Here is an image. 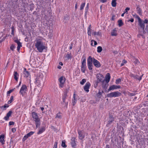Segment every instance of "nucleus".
<instances>
[{
  "mask_svg": "<svg viewBox=\"0 0 148 148\" xmlns=\"http://www.w3.org/2000/svg\"><path fill=\"white\" fill-rule=\"evenodd\" d=\"M35 41L36 47L39 52H42L46 48V47L42 41V38H37L36 39Z\"/></svg>",
  "mask_w": 148,
  "mask_h": 148,
  "instance_id": "obj_1",
  "label": "nucleus"
},
{
  "mask_svg": "<svg viewBox=\"0 0 148 148\" xmlns=\"http://www.w3.org/2000/svg\"><path fill=\"white\" fill-rule=\"evenodd\" d=\"M43 75L42 73H39L36 79L37 85L40 87L42 85L44 82L45 79L43 78Z\"/></svg>",
  "mask_w": 148,
  "mask_h": 148,
  "instance_id": "obj_2",
  "label": "nucleus"
},
{
  "mask_svg": "<svg viewBox=\"0 0 148 148\" xmlns=\"http://www.w3.org/2000/svg\"><path fill=\"white\" fill-rule=\"evenodd\" d=\"M32 116L34 120L35 121L36 127L37 128L39 127L40 122V119L38 116L37 113L33 112H32Z\"/></svg>",
  "mask_w": 148,
  "mask_h": 148,
  "instance_id": "obj_3",
  "label": "nucleus"
},
{
  "mask_svg": "<svg viewBox=\"0 0 148 148\" xmlns=\"http://www.w3.org/2000/svg\"><path fill=\"white\" fill-rule=\"evenodd\" d=\"M69 89V88H66V89L65 91L64 92V95H63L62 97L63 102L61 103V104L63 105L64 104V103L65 105L66 106V107H67V106L68 102H66L65 101V100L68 97L67 94L68 92Z\"/></svg>",
  "mask_w": 148,
  "mask_h": 148,
  "instance_id": "obj_4",
  "label": "nucleus"
},
{
  "mask_svg": "<svg viewBox=\"0 0 148 148\" xmlns=\"http://www.w3.org/2000/svg\"><path fill=\"white\" fill-rule=\"evenodd\" d=\"M82 59H83V60L82 62L81 66V70L83 73H85V70L86 68V57L84 55L82 56Z\"/></svg>",
  "mask_w": 148,
  "mask_h": 148,
  "instance_id": "obj_5",
  "label": "nucleus"
},
{
  "mask_svg": "<svg viewBox=\"0 0 148 148\" xmlns=\"http://www.w3.org/2000/svg\"><path fill=\"white\" fill-rule=\"evenodd\" d=\"M121 94L118 91H115L111 92L107 95V97H119L121 96Z\"/></svg>",
  "mask_w": 148,
  "mask_h": 148,
  "instance_id": "obj_6",
  "label": "nucleus"
},
{
  "mask_svg": "<svg viewBox=\"0 0 148 148\" xmlns=\"http://www.w3.org/2000/svg\"><path fill=\"white\" fill-rule=\"evenodd\" d=\"M92 57L89 56L87 59V65L88 68L89 70H92L93 66L92 65Z\"/></svg>",
  "mask_w": 148,
  "mask_h": 148,
  "instance_id": "obj_7",
  "label": "nucleus"
},
{
  "mask_svg": "<svg viewBox=\"0 0 148 148\" xmlns=\"http://www.w3.org/2000/svg\"><path fill=\"white\" fill-rule=\"evenodd\" d=\"M27 89V86L25 84L23 85L19 91V93L23 96L26 93Z\"/></svg>",
  "mask_w": 148,
  "mask_h": 148,
  "instance_id": "obj_8",
  "label": "nucleus"
},
{
  "mask_svg": "<svg viewBox=\"0 0 148 148\" xmlns=\"http://www.w3.org/2000/svg\"><path fill=\"white\" fill-rule=\"evenodd\" d=\"M97 81L96 85L97 86L98 83H99L101 82H102L103 80H104L103 79L104 77L102 75L100 74H97Z\"/></svg>",
  "mask_w": 148,
  "mask_h": 148,
  "instance_id": "obj_9",
  "label": "nucleus"
},
{
  "mask_svg": "<svg viewBox=\"0 0 148 148\" xmlns=\"http://www.w3.org/2000/svg\"><path fill=\"white\" fill-rule=\"evenodd\" d=\"M78 133L79 135L78 137L80 140L83 139L85 137V133L83 131L78 130Z\"/></svg>",
  "mask_w": 148,
  "mask_h": 148,
  "instance_id": "obj_10",
  "label": "nucleus"
},
{
  "mask_svg": "<svg viewBox=\"0 0 148 148\" xmlns=\"http://www.w3.org/2000/svg\"><path fill=\"white\" fill-rule=\"evenodd\" d=\"M92 61L93 63V64L96 67L99 68L101 66L100 62L97 60L95 59L94 58H92Z\"/></svg>",
  "mask_w": 148,
  "mask_h": 148,
  "instance_id": "obj_11",
  "label": "nucleus"
},
{
  "mask_svg": "<svg viewBox=\"0 0 148 148\" xmlns=\"http://www.w3.org/2000/svg\"><path fill=\"white\" fill-rule=\"evenodd\" d=\"M60 83V86L61 88H62L63 86V85L65 81V78L63 77H61L59 79Z\"/></svg>",
  "mask_w": 148,
  "mask_h": 148,
  "instance_id": "obj_12",
  "label": "nucleus"
},
{
  "mask_svg": "<svg viewBox=\"0 0 148 148\" xmlns=\"http://www.w3.org/2000/svg\"><path fill=\"white\" fill-rule=\"evenodd\" d=\"M138 24L140 28L142 29L143 31H144L145 24L143 21H142L139 17L138 19Z\"/></svg>",
  "mask_w": 148,
  "mask_h": 148,
  "instance_id": "obj_13",
  "label": "nucleus"
},
{
  "mask_svg": "<svg viewBox=\"0 0 148 148\" xmlns=\"http://www.w3.org/2000/svg\"><path fill=\"white\" fill-rule=\"evenodd\" d=\"M120 88L121 86H120L113 85L110 87L109 89H108V90L109 91L111 90H114Z\"/></svg>",
  "mask_w": 148,
  "mask_h": 148,
  "instance_id": "obj_14",
  "label": "nucleus"
},
{
  "mask_svg": "<svg viewBox=\"0 0 148 148\" xmlns=\"http://www.w3.org/2000/svg\"><path fill=\"white\" fill-rule=\"evenodd\" d=\"M114 121V119L113 116L111 114H109L108 124H111Z\"/></svg>",
  "mask_w": 148,
  "mask_h": 148,
  "instance_id": "obj_15",
  "label": "nucleus"
},
{
  "mask_svg": "<svg viewBox=\"0 0 148 148\" xmlns=\"http://www.w3.org/2000/svg\"><path fill=\"white\" fill-rule=\"evenodd\" d=\"M90 84L89 82H87L84 87V90L87 92L89 91V89L90 88Z\"/></svg>",
  "mask_w": 148,
  "mask_h": 148,
  "instance_id": "obj_16",
  "label": "nucleus"
},
{
  "mask_svg": "<svg viewBox=\"0 0 148 148\" xmlns=\"http://www.w3.org/2000/svg\"><path fill=\"white\" fill-rule=\"evenodd\" d=\"M12 113V112L11 111H10L6 114V115L5 116L4 119L5 121H8L9 119V117L11 116V115Z\"/></svg>",
  "mask_w": 148,
  "mask_h": 148,
  "instance_id": "obj_17",
  "label": "nucleus"
},
{
  "mask_svg": "<svg viewBox=\"0 0 148 148\" xmlns=\"http://www.w3.org/2000/svg\"><path fill=\"white\" fill-rule=\"evenodd\" d=\"M23 74L24 75V77L26 78H27L30 76V75L29 72L26 71V69L25 68L24 69Z\"/></svg>",
  "mask_w": 148,
  "mask_h": 148,
  "instance_id": "obj_18",
  "label": "nucleus"
},
{
  "mask_svg": "<svg viewBox=\"0 0 148 148\" xmlns=\"http://www.w3.org/2000/svg\"><path fill=\"white\" fill-rule=\"evenodd\" d=\"M102 87L104 89H106L107 88V87L108 86V84L106 82V80L104 79L103 80V81H102Z\"/></svg>",
  "mask_w": 148,
  "mask_h": 148,
  "instance_id": "obj_19",
  "label": "nucleus"
},
{
  "mask_svg": "<svg viewBox=\"0 0 148 148\" xmlns=\"http://www.w3.org/2000/svg\"><path fill=\"white\" fill-rule=\"evenodd\" d=\"M143 75L141 77H139V76L137 75H134L133 74H131V76L133 77L134 78L137 79L139 80H140L142 79V77Z\"/></svg>",
  "mask_w": 148,
  "mask_h": 148,
  "instance_id": "obj_20",
  "label": "nucleus"
},
{
  "mask_svg": "<svg viewBox=\"0 0 148 148\" xmlns=\"http://www.w3.org/2000/svg\"><path fill=\"white\" fill-rule=\"evenodd\" d=\"M5 136L3 134L0 135V142L1 143L2 145H3L5 143Z\"/></svg>",
  "mask_w": 148,
  "mask_h": 148,
  "instance_id": "obj_21",
  "label": "nucleus"
},
{
  "mask_svg": "<svg viewBox=\"0 0 148 148\" xmlns=\"http://www.w3.org/2000/svg\"><path fill=\"white\" fill-rule=\"evenodd\" d=\"M110 79V74L109 73H107L105 76V79L107 83H108L109 82Z\"/></svg>",
  "mask_w": 148,
  "mask_h": 148,
  "instance_id": "obj_22",
  "label": "nucleus"
},
{
  "mask_svg": "<svg viewBox=\"0 0 148 148\" xmlns=\"http://www.w3.org/2000/svg\"><path fill=\"white\" fill-rule=\"evenodd\" d=\"M75 139V138L74 137H72L71 139V144L72 147H74L76 146Z\"/></svg>",
  "mask_w": 148,
  "mask_h": 148,
  "instance_id": "obj_23",
  "label": "nucleus"
},
{
  "mask_svg": "<svg viewBox=\"0 0 148 148\" xmlns=\"http://www.w3.org/2000/svg\"><path fill=\"white\" fill-rule=\"evenodd\" d=\"M45 127H42L39 130V131L37 133V134H42L43 132L45 131Z\"/></svg>",
  "mask_w": 148,
  "mask_h": 148,
  "instance_id": "obj_24",
  "label": "nucleus"
},
{
  "mask_svg": "<svg viewBox=\"0 0 148 148\" xmlns=\"http://www.w3.org/2000/svg\"><path fill=\"white\" fill-rule=\"evenodd\" d=\"M75 94H74L73 95V98L72 99V102L73 103V106H74L77 102V99L75 98Z\"/></svg>",
  "mask_w": 148,
  "mask_h": 148,
  "instance_id": "obj_25",
  "label": "nucleus"
},
{
  "mask_svg": "<svg viewBox=\"0 0 148 148\" xmlns=\"http://www.w3.org/2000/svg\"><path fill=\"white\" fill-rule=\"evenodd\" d=\"M111 34L112 36H116L117 35L116 33V28L113 29L111 32Z\"/></svg>",
  "mask_w": 148,
  "mask_h": 148,
  "instance_id": "obj_26",
  "label": "nucleus"
},
{
  "mask_svg": "<svg viewBox=\"0 0 148 148\" xmlns=\"http://www.w3.org/2000/svg\"><path fill=\"white\" fill-rule=\"evenodd\" d=\"M18 75L17 72H14V78L16 81L18 80Z\"/></svg>",
  "mask_w": 148,
  "mask_h": 148,
  "instance_id": "obj_27",
  "label": "nucleus"
},
{
  "mask_svg": "<svg viewBox=\"0 0 148 148\" xmlns=\"http://www.w3.org/2000/svg\"><path fill=\"white\" fill-rule=\"evenodd\" d=\"M116 0H112L111 3V5L112 7H115L116 6Z\"/></svg>",
  "mask_w": 148,
  "mask_h": 148,
  "instance_id": "obj_28",
  "label": "nucleus"
},
{
  "mask_svg": "<svg viewBox=\"0 0 148 148\" xmlns=\"http://www.w3.org/2000/svg\"><path fill=\"white\" fill-rule=\"evenodd\" d=\"M91 25H90L88 28V34L89 36H90L91 32L90 31Z\"/></svg>",
  "mask_w": 148,
  "mask_h": 148,
  "instance_id": "obj_29",
  "label": "nucleus"
},
{
  "mask_svg": "<svg viewBox=\"0 0 148 148\" xmlns=\"http://www.w3.org/2000/svg\"><path fill=\"white\" fill-rule=\"evenodd\" d=\"M118 25L119 27H121L123 24L122 21L121 19L119 20L118 21Z\"/></svg>",
  "mask_w": 148,
  "mask_h": 148,
  "instance_id": "obj_30",
  "label": "nucleus"
},
{
  "mask_svg": "<svg viewBox=\"0 0 148 148\" xmlns=\"http://www.w3.org/2000/svg\"><path fill=\"white\" fill-rule=\"evenodd\" d=\"M18 46L17 47V50L18 51H19L21 47L22 46L21 43L20 42L19 43L17 44Z\"/></svg>",
  "mask_w": 148,
  "mask_h": 148,
  "instance_id": "obj_31",
  "label": "nucleus"
},
{
  "mask_svg": "<svg viewBox=\"0 0 148 148\" xmlns=\"http://www.w3.org/2000/svg\"><path fill=\"white\" fill-rule=\"evenodd\" d=\"M71 53H70L67 54L65 56V58H66V59L69 60L71 58Z\"/></svg>",
  "mask_w": 148,
  "mask_h": 148,
  "instance_id": "obj_32",
  "label": "nucleus"
},
{
  "mask_svg": "<svg viewBox=\"0 0 148 148\" xmlns=\"http://www.w3.org/2000/svg\"><path fill=\"white\" fill-rule=\"evenodd\" d=\"M102 50V48L101 46H98L97 48V52L98 53L101 52Z\"/></svg>",
  "mask_w": 148,
  "mask_h": 148,
  "instance_id": "obj_33",
  "label": "nucleus"
},
{
  "mask_svg": "<svg viewBox=\"0 0 148 148\" xmlns=\"http://www.w3.org/2000/svg\"><path fill=\"white\" fill-rule=\"evenodd\" d=\"M34 133V132L31 131L29 133L27 134L26 135L27 136L28 138L31 135H32Z\"/></svg>",
  "mask_w": 148,
  "mask_h": 148,
  "instance_id": "obj_34",
  "label": "nucleus"
},
{
  "mask_svg": "<svg viewBox=\"0 0 148 148\" xmlns=\"http://www.w3.org/2000/svg\"><path fill=\"white\" fill-rule=\"evenodd\" d=\"M62 115L59 112L57 114L56 116V118H58L59 119H61L62 118Z\"/></svg>",
  "mask_w": 148,
  "mask_h": 148,
  "instance_id": "obj_35",
  "label": "nucleus"
},
{
  "mask_svg": "<svg viewBox=\"0 0 148 148\" xmlns=\"http://www.w3.org/2000/svg\"><path fill=\"white\" fill-rule=\"evenodd\" d=\"M61 146L62 147L64 148L66 147V145L65 144V141L64 140L62 141Z\"/></svg>",
  "mask_w": 148,
  "mask_h": 148,
  "instance_id": "obj_36",
  "label": "nucleus"
},
{
  "mask_svg": "<svg viewBox=\"0 0 148 148\" xmlns=\"http://www.w3.org/2000/svg\"><path fill=\"white\" fill-rule=\"evenodd\" d=\"M133 62L135 64H138L139 63V62L138 60L136 59H134L133 60Z\"/></svg>",
  "mask_w": 148,
  "mask_h": 148,
  "instance_id": "obj_37",
  "label": "nucleus"
},
{
  "mask_svg": "<svg viewBox=\"0 0 148 148\" xmlns=\"http://www.w3.org/2000/svg\"><path fill=\"white\" fill-rule=\"evenodd\" d=\"M14 90V89H12L10 90H9L7 92V96H9L10 94L13 92Z\"/></svg>",
  "mask_w": 148,
  "mask_h": 148,
  "instance_id": "obj_38",
  "label": "nucleus"
},
{
  "mask_svg": "<svg viewBox=\"0 0 148 148\" xmlns=\"http://www.w3.org/2000/svg\"><path fill=\"white\" fill-rule=\"evenodd\" d=\"M85 3H82L80 6V10H83L84 8V7L85 6Z\"/></svg>",
  "mask_w": 148,
  "mask_h": 148,
  "instance_id": "obj_39",
  "label": "nucleus"
},
{
  "mask_svg": "<svg viewBox=\"0 0 148 148\" xmlns=\"http://www.w3.org/2000/svg\"><path fill=\"white\" fill-rule=\"evenodd\" d=\"M9 107V105L8 104H5L3 106L1 107V109H3V108H8Z\"/></svg>",
  "mask_w": 148,
  "mask_h": 148,
  "instance_id": "obj_40",
  "label": "nucleus"
},
{
  "mask_svg": "<svg viewBox=\"0 0 148 148\" xmlns=\"http://www.w3.org/2000/svg\"><path fill=\"white\" fill-rule=\"evenodd\" d=\"M86 82V80L85 79H83L80 82V84L82 85H83Z\"/></svg>",
  "mask_w": 148,
  "mask_h": 148,
  "instance_id": "obj_41",
  "label": "nucleus"
},
{
  "mask_svg": "<svg viewBox=\"0 0 148 148\" xmlns=\"http://www.w3.org/2000/svg\"><path fill=\"white\" fill-rule=\"evenodd\" d=\"M121 79H117L116 80V83L118 84H119V83L121 82Z\"/></svg>",
  "mask_w": 148,
  "mask_h": 148,
  "instance_id": "obj_42",
  "label": "nucleus"
},
{
  "mask_svg": "<svg viewBox=\"0 0 148 148\" xmlns=\"http://www.w3.org/2000/svg\"><path fill=\"white\" fill-rule=\"evenodd\" d=\"M103 92V91H102V92H99L97 94V96L99 97L100 98L101 97V95L102 93Z\"/></svg>",
  "mask_w": 148,
  "mask_h": 148,
  "instance_id": "obj_43",
  "label": "nucleus"
},
{
  "mask_svg": "<svg viewBox=\"0 0 148 148\" xmlns=\"http://www.w3.org/2000/svg\"><path fill=\"white\" fill-rule=\"evenodd\" d=\"M15 48V47L13 45H12L10 47V49L12 51H14V49Z\"/></svg>",
  "mask_w": 148,
  "mask_h": 148,
  "instance_id": "obj_44",
  "label": "nucleus"
},
{
  "mask_svg": "<svg viewBox=\"0 0 148 148\" xmlns=\"http://www.w3.org/2000/svg\"><path fill=\"white\" fill-rule=\"evenodd\" d=\"M28 138V137L26 135H25L24 136V137L23 138L22 140L23 141H25Z\"/></svg>",
  "mask_w": 148,
  "mask_h": 148,
  "instance_id": "obj_45",
  "label": "nucleus"
},
{
  "mask_svg": "<svg viewBox=\"0 0 148 148\" xmlns=\"http://www.w3.org/2000/svg\"><path fill=\"white\" fill-rule=\"evenodd\" d=\"M101 34V33L99 32H95L94 33V34L95 35H99Z\"/></svg>",
  "mask_w": 148,
  "mask_h": 148,
  "instance_id": "obj_46",
  "label": "nucleus"
},
{
  "mask_svg": "<svg viewBox=\"0 0 148 148\" xmlns=\"http://www.w3.org/2000/svg\"><path fill=\"white\" fill-rule=\"evenodd\" d=\"M57 144H58V142H56L55 143L53 148H57Z\"/></svg>",
  "mask_w": 148,
  "mask_h": 148,
  "instance_id": "obj_47",
  "label": "nucleus"
},
{
  "mask_svg": "<svg viewBox=\"0 0 148 148\" xmlns=\"http://www.w3.org/2000/svg\"><path fill=\"white\" fill-rule=\"evenodd\" d=\"M130 8L127 7L125 9V12H124L125 13H127V11L130 10Z\"/></svg>",
  "mask_w": 148,
  "mask_h": 148,
  "instance_id": "obj_48",
  "label": "nucleus"
},
{
  "mask_svg": "<svg viewBox=\"0 0 148 148\" xmlns=\"http://www.w3.org/2000/svg\"><path fill=\"white\" fill-rule=\"evenodd\" d=\"M136 94L135 93H130L129 95H130L131 96H133L135 95Z\"/></svg>",
  "mask_w": 148,
  "mask_h": 148,
  "instance_id": "obj_49",
  "label": "nucleus"
},
{
  "mask_svg": "<svg viewBox=\"0 0 148 148\" xmlns=\"http://www.w3.org/2000/svg\"><path fill=\"white\" fill-rule=\"evenodd\" d=\"M14 122L12 121H10L9 123V125H14Z\"/></svg>",
  "mask_w": 148,
  "mask_h": 148,
  "instance_id": "obj_50",
  "label": "nucleus"
},
{
  "mask_svg": "<svg viewBox=\"0 0 148 148\" xmlns=\"http://www.w3.org/2000/svg\"><path fill=\"white\" fill-rule=\"evenodd\" d=\"M12 32L11 34H12L13 35L14 34V27H12Z\"/></svg>",
  "mask_w": 148,
  "mask_h": 148,
  "instance_id": "obj_51",
  "label": "nucleus"
},
{
  "mask_svg": "<svg viewBox=\"0 0 148 148\" xmlns=\"http://www.w3.org/2000/svg\"><path fill=\"white\" fill-rule=\"evenodd\" d=\"M12 132L13 133L15 132L16 131V129L15 128H12Z\"/></svg>",
  "mask_w": 148,
  "mask_h": 148,
  "instance_id": "obj_52",
  "label": "nucleus"
},
{
  "mask_svg": "<svg viewBox=\"0 0 148 148\" xmlns=\"http://www.w3.org/2000/svg\"><path fill=\"white\" fill-rule=\"evenodd\" d=\"M14 42L17 43L18 44L20 42L19 41V40L18 39H16L14 40Z\"/></svg>",
  "mask_w": 148,
  "mask_h": 148,
  "instance_id": "obj_53",
  "label": "nucleus"
},
{
  "mask_svg": "<svg viewBox=\"0 0 148 148\" xmlns=\"http://www.w3.org/2000/svg\"><path fill=\"white\" fill-rule=\"evenodd\" d=\"M112 52L114 54H116L118 53V52L116 51H114V50L112 51Z\"/></svg>",
  "mask_w": 148,
  "mask_h": 148,
  "instance_id": "obj_54",
  "label": "nucleus"
},
{
  "mask_svg": "<svg viewBox=\"0 0 148 148\" xmlns=\"http://www.w3.org/2000/svg\"><path fill=\"white\" fill-rule=\"evenodd\" d=\"M143 22L144 23H147L148 22V20L147 19H145Z\"/></svg>",
  "mask_w": 148,
  "mask_h": 148,
  "instance_id": "obj_55",
  "label": "nucleus"
},
{
  "mask_svg": "<svg viewBox=\"0 0 148 148\" xmlns=\"http://www.w3.org/2000/svg\"><path fill=\"white\" fill-rule=\"evenodd\" d=\"M92 41H93L94 42V46H95V45H97V42L95 40H92Z\"/></svg>",
  "mask_w": 148,
  "mask_h": 148,
  "instance_id": "obj_56",
  "label": "nucleus"
},
{
  "mask_svg": "<svg viewBox=\"0 0 148 148\" xmlns=\"http://www.w3.org/2000/svg\"><path fill=\"white\" fill-rule=\"evenodd\" d=\"M134 19L133 18H131V19L130 20H128V21H130L131 22H133L134 21Z\"/></svg>",
  "mask_w": 148,
  "mask_h": 148,
  "instance_id": "obj_57",
  "label": "nucleus"
},
{
  "mask_svg": "<svg viewBox=\"0 0 148 148\" xmlns=\"http://www.w3.org/2000/svg\"><path fill=\"white\" fill-rule=\"evenodd\" d=\"M115 19V16L114 15H113L112 16V18L111 19V20L112 21L114 20Z\"/></svg>",
  "mask_w": 148,
  "mask_h": 148,
  "instance_id": "obj_58",
  "label": "nucleus"
},
{
  "mask_svg": "<svg viewBox=\"0 0 148 148\" xmlns=\"http://www.w3.org/2000/svg\"><path fill=\"white\" fill-rule=\"evenodd\" d=\"M107 0H101V1L102 3H104L106 2Z\"/></svg>",
  "mask_w": 148,
  "mask_h": 148,
  "instance_id": "obj_59",
  "label": "nucleus"
},
{
  "mask_svg": "<svg viewBox=\"0 0 148 148\" xmlns=\"http://www.w3.org/2000/svg\"><path fill=\"white\" fill-rule=\"evenodd\" d=\"M10 100H11L12 101H13V96H11Z\"/></svg>",
  "mask_w": 148,
  "mask_h": 148,
  "instance_id": "obj_60",
  "label": "nucleus"
},
{
  "mask_svg": "<svg viewBox=\"0 0 148 148\" xmlns=\"http://www.w3.org/2000/svg\"><path fill=\"white\" fill-rule=\"evenodd\" d=\"M12 101H11V100H9L8 102V104H10V103H12Z\"/></svg>",
  "mask_w": 148,
  "mask_h": 148,
  "instance_id": "obj_61",
  "label": "nucleus"
},
{
  "mask_svg": "<svg viewBox=\"0 0 148 148\" xmlns=\"http://www.w3.org/2000/svg\"><path fill=\"white\" fill-rule=\"evenodd\" d=\"M77 3H76L75 4V9H76L77 8Z\"/></svg>",
  "mask_w": 148,
  "mask_h": 148,
  "instance_id": "obj_62",
  "label": "nucleus"
},
{
  "mask_svg": "<svg viewBox=\"0 0 148 148\" xmlns=\"http://www.w3.org/2000/svg\"><path fill=\"white\" fill-rule=\"evenodd\" d=\"M40 108L41 109V110L42 111H43V110L44 109V108H43V107H40Z\"/></svg>",
  "mask_w": 148,
  "mask_h": 148,
  "instance_id": "obj_63",
  "label": "nucleus"
},
{
  "mask_svg": "<svg viewBox=\"0 0 148 148\" xmlns=\"http://www.w3.org/2000/svg\"><path fill=\"white\" fill-rule=\"evenodd\" d=\"M106 148H110L109 147V146L108 145H106Z\"/></svg>",
  "mask_w": 148,
  "mask_h": 148,
  "instance_id": "obj_64",
  "label": "nucleus"
}]
</instances>
